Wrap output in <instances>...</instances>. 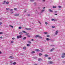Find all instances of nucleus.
Here are the masks:
<instances>
[{"mask_svg":"<svg viewBox=\"0 0 65 65\" xmlns=\"http://www.w3.org/2000/svg\"><path fill=\"white\" fill-rule=\"evenodd\" d=\"M22 36L21 35H20L19 36H17V38L19 39V38H22Z\"/></svg>","mask_w":65,"mask_h":65,"instance_id":"obj_1","label":"nucleus"},{"mask_svg":"<svg viewBox=\"0 0 65 65\" xmlns=\"http://www.w3.org/2000/svg\"><path fill=\"white\" fill-rule=\"evenodd\" d=\"M48 64H51L54 63V62L52 61H48Z\"/></svg>","mask_w":65,"mask_h":65,"instance_id":"obj_2","label":"nucleus"},{"mask_svg":"<svg viewBox=\"0 0 65 65\" xmlns=\"http://www.w3.org/2000/svg\"><path fill=\"white\" fill-rule=\"evenodd\" d=\"M25 29L26 30H31V29L30 28H25Z\"/></svg>","mask_w":65,"mask_h":65,"instance_id":"obj_3","label":"nucleus"},{"mask_svg":"<svg viewBox=\"0 0 65 65\" xmlns=\"http://www.w3.org/2000/svg\"><path fill=\"white\" fill-rule=\"evenodd\" d=\"M14 16H15V17H17L18 16H19V14H14Z\"/></svg>","mask_w":65,"mask_h":65,"instance_id":"obj_4","label":"nucleus"},{"mask_svg":"<svg viewBox=\"0 0 65 65\" xmlns=\"http://www.w3.org/2000/svg\"><path fill=\"white\" fill-rule=\"evenodd\" d=\"M59 32V31L58 30H57L55 33V35H57V34H58V33Z\"/></svg>","mask_w":65,"mask_h":65,"instance_id":"obj_5","label":"nucleus"},{"mask_svg":"<svg viewBox=\"0 0 65 65\" xmlns=\"http://www.w3.org/2000/svg\"><path fill=\"white\" fill-rule=\"evenodd\" d=\"M35 51L36 52H39L40 50L39 49H36L35 50Z\"/></svg>","mask_w":65,"mask_h":65,"instance_id":"obj_6","label":"nucleus"},{"mask_svg":"<svg viewBox=\"0 0 65 65\" xmlns=\"http://www.w3.org/2000/svg\"><path fill=\"white\" fill-rule=\"evenodd\" d=\"M42 59L41 58H39L38 59V60L39 61H42Z\"/></svg>","mask_w":65,"mask_h":65,"instance_id":"obj_7","label":"nucleus"},{"mask_svg":"<svg viewBox=\"0 0 65 65\" xmlns=\"http://www.w3.org/2000/svg\"><path fill=\"white\" fill-rule=\"evenodd\" d=\"M39 36V35H37L35 36V37L36 38H37V37H38Z\"/></svg>","mask_w":65,"mask_h":65,"instance_id":"obj_8","label":"nucleus"},{"mask_svg":"<svg viewBox=\"0 0 65 65\" xmlns=\"http://www.w3.org/2000/svg\"><path fill=\"white\" fill-rule=\"evenodd\" d=\"M49 11H50V12H53V11L51 10V9H49Z\"/></svg>","mask_w":65,"mask_h":65,"instance_id":"obj_9","label":"nucleus"},{"mask_svg":"<svg viewBox=\"0 0 65 65\" xmlns=\"http://www.w3.org/2000/svg\"><path fill=\"white\" fill-rule=\"evenodd\" d=\"M55 50V48H52L51 50L50 51L53 52Z\"/></svg>","mask_w":65,"mask_h":65,"instance_id":"obj_10","label":"nucleus"},{"mask_svg":"<svg viewBox=\"0 0 65 65\" xmlns=\"http://www.w3.org/2000/svg\"><path fill=\"white\" fill-rule=\"evenodd\" d=\"M26 38H27V37H25L24 38H23V40H25V39H26Z\"/></svg>","mask_w":65,"mask_h":65,"instance_id":"obj_11","label":"nucleus"},{"mask_svg":"<svg viewBox=\"0 0 65 65\" xmlns=\"http://www.w3.org/2000/svg\"><path fill=\"white\" fill-rule=\"evenodd\" d=\"M9 58H10L11 59H13V58H14L12 57V56H10L9 57Z\"/></svg>","mask_w":65,"mask_h":65,"instance_id":"obj_12","label":"nucleus"},{"mask_svg":"<svg viewBox=\"0 0 65 65\" xmlns=\"http://www.w3.org/2000/svg\"><path fill=\"white\" fill-rule=\"evenodd\" d=\"M44 56H45V57H48V55L47 54H46Z\"/></svg>","mask_w":65,"mask_h":65,"instance_id":"obj_13","label":"nucleus"},{"mask_svg":"<svg viewBox=\"0 0 65 65\" xmlns=\"http://www.w3.org/2000/svg\"><path fill=\"white\" fill-rule=\"evenodd\" d=\"M44 10H42L41 11V13H42L43 12H44Z\"/></svg>","mask_w":65,"mask_h":65,"instance_id":"obj_14","label":"nucleus"},{"mask_svg":"<svg viewBox=\"0 0 65 65\" xmlns=\"http://www.w3.org/2000/svg\"><path fill=\"white\" fill-rule=\"evenodd\" d=\"M19 34L20 35H23V33L21 32H20L19 33Z\"/></svg>","mask_w":65,"mask_h":65,"instance_id":"obj_15","label":"nucleus"},{"mask_svg":"<svg viewBox=\"0 0 65 65\" xmlns=\"http://www.w3.org/2000/svg\"><path fill=\"white\" fill-rule=\"evenodd\" d=\"M5 2H6V1H5L3 3V4H5Z\"/></svg>","mask_w":65,"mask_h":65,"instance_id":"obj_16","label":"nucleus"},{"mask_svg":"<svg viewBox=\"0 0 65 65\" xmlns=\"http://www.w3.org/2000/svg\"><path fill=\"white\" fill-rule=\"evenodd\" d=\"M9 2H6V4H9Z\"/></svg>","mask_w":65,"mask_h":65,"instance_id":"obj_17","label":"nucleus"},{"mask_svg":"<svg viewBox=\"0 0 65 65\" xmlns=\"http://www.w3.org/2000/svg\"><path fill=\"white\" fill-rule=\"evenodd\" d=\"M6 10H9L10 9L9 8H6Z\"/></svg>","mask_w":65,"mask_h":65,"instance_id":"obj_18","label":"nucleus"},{"mask_svg":"<svg viewBox=\"0 0 65 65\" xmlns=\"http://www.w3.org/2000/svg\"><path fill=\"white\" fill-rule=\"evenodd\" d=\"M22 32H23V33H27V32L25 31H22Z\"/></svg>","mask_w":65,"mask_h":65,"instance_id":"obj_19","label":"nucleus"},{"mask_svg":"<svg viewBox=\"0 0 65 65\" xmlns=\"http://www.w3.org/2000/svg\"><path fill=\"white\" fill-rule=\"evenodd\" d=\"M26 47L25 46H24L23 47V49L25 50H26Z\"/></svg>","mask_w":65,"mask_h":65,"instance_id":"obj_20","label":"nucleus"},{"mask_svg":"<svg viewBox=\"0 0 65 65\" xmlns=\"http://www.w3.org/2000/svg\"><path fill=\"white\" fill-rule=\"evenodd\" d=\"M39 38H40V39H41L42 38V37H41V36H39Z\"/></svg>","mask_w":65,"mask_h":65,"instance_id":"obj_21","label":"nucleus"},{"mask_svg":"<svg viewBox=\"0 0 65 65\" xmlns=\"http://www.w3.org/2000/svg\"><path fill=\"white\" fill-rule=\"evenodd\" d=\"M43 33L44 34H47V32H44Z\"/></svg>","mask_w":65,"mask_h":65,"instance_id":"obj_22","label":"nucleus"},{"mask_svg":"<svg viewBox=\"0 0 65 65\" xmlns=\"http://www.w3.org/2000/svg\"><path fill=\"white\" fill-rule=\"evenodd\" d=\"M53 8H56V6H53Z\"/></svg>","mask_w":65,"mask_h":65,"instance_id":"obj_23","label":"nucleus"},{"mask_svg":"<svg viewBox=\"0 0 65 65\" xmlns=\"http://www.w3.org/2000/svg\"><path fill=\"white\" fill-rule=\"evenodd\" d=\"M9 26L10 27H11V28H13V26H12L11 25H10Z\"/></svg>","mask_w":65,"mask_h":65,"instance_id":"obj_24","label":"nucleus"},{"mask_svg":"<svg viewBox=\"0 0 65 65\" xmlns=\"http://www.w3.org/2000/svg\"><path fill=\"white\" fill-rule=\"evenodd\" d=\"M52 21H56V20H55L54 19H52Z\"/></svg>","mask_w":65,"mask_h":65,"instance_id":"obj_25","label":"nucleus"},{"mask_svg":"<svg viewBox=\"0 0 65 65\" xmlns=\"http://www.w3.org/2000/svg\"><path fill=\"white\" fill-rule=\"evenodd\" d=\"M28 43H29V44H31V42L30 41H28Z\"/></svg>","mask_w":65,"mask_h":65,"instance_id":"obj_26","label":"nucleus"},{"mask_svg":"<svg viewBox=\"0 0 65 65\" xmlns=\"http://www.w3.org/2000/svg\"><path fill=\"white\" fill-rule=\"evenodd\" d=\"M27 46H30V44H27Z\"/></svg>","mask_w":65,"mask_h":65,"instance_id":"obj_27","label":"nucleus"},{"mask_svg":"<svg viewBox=\"0 0 65 65\" xmlns=\"http://www.w3.org/2000/svg\"><path fill=\"white\" fill-rule=\"evenodd\" d=\"M22 27L21 26H20L19 27V29H22Z\"/></svg>","mask_w":65,"mask_h":65,"instance_id":"obj_28","label":"nucleus"},{"mask_svg":"<svg viewBox=\"0 0 65 65\" xmlns=\"http://www.w3.org/2000/svg\"><path fill=\"white\" fill-rule=\"evenodd\" d=\"M48 60H50L51 59H52V58L51 57H49L48 58Z\"/></svg>","mask_w":65,"mask_h":65,"instance_id":"obj_29","label":"nucleus"},{"mask_svg":"<svg viewBox=\"0 0 65 65\" xmlns=\"http://www.w3.org/2000/svg\"><path fill=\"white\" fill-rule=\"evenodd\" d=\"M52 28H55V26H52Z\"/></svg>","mask_w":65,"mask_h":65,"instance_id":"obj_30","label":"nucleus"},{"mask_svg":"<svg viewBox=\"0 0 65 65\" xmlns=\"http://www.w3.org/2000/svg\"><path fill=\"white\" fill-rule=\"evenodd\" d=\"M13 65H15V64H16V62H14L13 63Z\"/></svg>","mask_w":65,"mask_h":65,"instance_id":"obj_31","label":"nucleus"},{"mask_svg":"<svg viewBox=\"0 0 65 65\" xmlns=\"http://www.w3.org/2000/svg\"><path fill=\"white\" fill-rule=\"evenodd\" d=\"M46 40L47 41H48L49 40V39L48 38H46Z\"/></svg>","mask_w":65,"mask_h":65,"instance_id":"obj_32","label":"nucleus"},{"mask_svg":"<svg viewBox=\"0 0 65 65\" xmlns=\"http://www.w3.org/2000/svg\"><path fill=\"white\" fill-rule=\"evenodd\" d=\"M29 34L28 33H27V34H26V35L27 36H28V34Z\"/></svg>","mask_w":65,"mask_h":65,"instance_id":"obj_33","label":"nucleus"},{"mask_svg":"<svg viewBox=\"0 0 65 65\" xmlns=\"http://www.w3.org/2000/svg\"><path fill=\"white\" fill-rule=\"evenodd\" d=\"M62 58H64L65 57V56L63 55H62L61 56Z\"/></svg>","mask_w":65,"mask_h":65,"instance_id":"obj_34","label":"nucleus"},{"mask_svg":"<svg viewBox=\"0 0 65 65\" xmlns=\"http://www.w3.org/2000/svg\"><path fill=\"white\" fill-rule=\"evenodd\" d=\"M39 56H41V55H42V54H41V53H39Z\"/></svg>","mask_w":65,"mask_h":65,"instance_id":"obj_35","label":"nucleus"},{"mask_svg":"<svg viewBox=\"0 0 65 65\" xmlns=\"http://www.w3.org/2000/svg\"><path fill=\"white\" fill-rule=\"evenodd\" d=\"M13 42H14L13 41H11V43H13Z\"/></svg>","mask_w":65,"mask_h":65,"instance_id":"obj_36","label":"nucleus"},{"mask_svg":"<svg viewBox=\"0 0 65 65\" xmlns=\"http://www.w3.org/2000/svg\"><path fill=\"white\" fill-rule=\"evenodd\" d=\"M45 24H46V25H47V24H48L47 23V22H45Z\"/></svg>","mask_w":65,"mask_h":65,"instance_id":"obj_37","label":"nucleus"},{"mask_svg":"<svg viewBox=\"0 0 65 65\" xmlns=\"http://www.w3.org/2000/svg\"><path fill=\"white\" fill-rule=\"evenodd\" d=\"M14 9L15 10H17V8H14Z\"/></svg>","mask_w":65,"mask_h":65,"instance_id":"obj_38","label":"nucleus"},{"mask_svg":"<svg viewBox=\"0 0 65 65\" xmlns=\"http://www.w3.org/2000/svg\"><path fill=\"white\" fill-rule=\"evenodd\" d=\"M47 37H50V35H48L47 36Z\"/></svg>","mask_w":65,"mask_h":65,"instance_id":"obj_39","label":"nucleus"},{"mask_svg":"<svg viewBox=\"0 0 65 65\" xmlns=\"http://www.w3.org/2000/svg\"><path fill=\"white\" fill-rule=\"evenodd\" d=\"M58 7H59V8H62V7H61V6H58Z\"/></svg>","mask_w":65,"mask_h":65,"instance_id":"obj_40","label":"nucleus"},{"mask_svg":"<svg viewBox=\"0 0 65 65\" xmlns=\"http://www.w3.org/2000/svg\"><path fill=\"white\" fill-rule=\"evenodd\" d=\"M43 49H41V52H43Z\"/></svg>","mask_w":65,"mask_h":65,"instance_id":"obj_41","label":"nucleus"},{"mask_svg":"<svg viewBox=\"0 0 65 65\" xmlns=\"http://www.w3.org/2000/svg\"><path fill=\"white\" fill-rule=\"evenodd\" d=\"M32 53H35V51H32V52H31Z\"/></svg>","mask_w":65,"mask_h":65,"instance_id":"obj_42","label":"nucleus"},{"mask_svg":"<svg viewBox=\"0 0 65 65\" xmlns=\"http://www.w3.org/2000/svg\"><path fill=\"white\" fill-rule=\"evenodd\" d=\"M62 55H64V56H65V53H63L62 54Z\"/></svg>","mask_w":65,"mask_h":65,"instance_id":"obj_43","label":"nucleus"},{"mask_svg":"<svg viewBox=\"0 0 65 65\" xmlns=\"http://www.w3.org/2000/svg\"><path fill=\"white\" fill-rule=\"evenodd\" d=\"M30 1H31V2H33V1H34V0H31Z\"/></svg>","mask_w":65,"mask_h":65,"instance_id":"obj_44","label":"nucleus"},{"mask_svg":"<svg viewBox=\"0 0 65 65\" xmlns=\"http://www.w3.org/2000/svg\"><path fill=\"white\" fill-rule=\"evenodd\" d=\"M3 34V32H0V34Z\"/></svg>","mask_w":65,"mask_h":65,"instance_id":"obj_45","label":"nucleus"},{"mask_svg":"<svg viewBox=\"0 0 65 65\" xmlns=\"http://www.w3.org/2000/svg\"><path fill=\"white\" fill-rule=\"evenodd\" d=\"M10 63H11V64H12V61H10Z\"/></svg>","mask_w":65,"mask_h":65,"instance_id":"obj_46","label":"nucleus"},{"mask_svg":"<svg viewBox=\"0 0 65 65\" xmlns=\"http://www.w3.org/2000/svg\"><path fill=\"white\" fill-rule=\"evenodd\" d=\"M27 36H28V37H30V36L28 35Z\"/></svg>","mask_w":65,"mask_h":65,"instance_id":"obj_47","label":"nucleus"},{"mask_svg":"<svg viewBox=\"0 0 65 65\" xmlns=\"http://www.w3.org/2000/svg\"><path fill=\"white\" fill-rule=\"evenodd\" d=\"M2 22H0V25H2Z\"/></svg>","mask_w":65,"mask_h":65,"instance_id":"obj_48","label":"nucleus"},{"mask_svg":"<svg viewBox=\"0 0 65 65\" xmlns=\"http://www.w3.org/2000/svg\"><path fill=\"white\" fill-rule=\"evenodd\" d=\"M13 10V9H10V11H12Z\"/></svg>","mask_w":65,"mask_h":65,"instance_id":"obj_49","label":"nucleus"},{"mask_svg":"<svg viewBox=\"0 0 65 65\" xmlns=\"http://www.w3.org/2000/svg\"><path fill=\"white\" fill-rule=\"evenodd\" d=\"M15 38H12V39L13 40H14V39Z\"/></svg>","mask_w":65,"mask_h":65,"instance_id":"obj_50","label":"nucleus"},{"mask_svg":"<svg viewBox=\"0 0 65 65\" xmlns=\"http://www.w3.org/2000/svg\"><path fill=\"white\" fill-rule=\"evenodd\" d=\"M31 41H34V39H31Z\"/></svg>","mask_w":65,"mask_h":65,"instance_id":"obj_51","label":"nucleus"},{"mask_svg":"<svg viewBox=\"0 0 65 65\" xmlns=\"http://www.w3.org/2000/svg\"><path fill=\"white\" fill-rule=\"evenodd\" d=\"M57 11H54V12H55V13H56V12H57Z\"/></svg>","mask_w":65,"mask_h":65,"instance_id":"obj_52","label":"nucleus"},{"mask_svg":"<svg viewBox=\"0 0 65 65\" xmlns=\"http://www.w3.org/2000/svg\"><path fill=\"white\" fill-rule=\"evenodd\" d=\"M2 18H0V20H2Z\"/></svg>","mask_w":65,"mask_h":65,"instance_id":"obj_53","label":"nucleus"},{"mask_svg":"<svg viewBox=\"0 0 65 65\" xmlns=\"http://www.w3.org/2000/svg\"><path fill=\"white\" fill-rule=\"evenodd\" d=\"M0 38H2V37H0Z\"/></svg>","mask_w":65,"mask_h":65,"instance_id":"obj_54","label":"nucleus"},{"mask_svg":"<svg viewBox=\"0 0 65 65\" xmlns=\"http://www.w3.org/2000/svg\"><path fill=\"white\" fill-rule=\"evenodd\" d=\"M54 15H57V14H54Z\"/></svg>","mask_w":65,"mask_h":65,"instance_id":"obj_55","label":"nucleus"},{"mask_svg":"<svg viewBox=\"0 0 65 65\" xmlns=\"http://www.w3.org/2000/svg\"><path fill=\"white\" fill-rule=\"evenodd\" d=\"M62 62L63 63H65V61H62Z\"/></svg>","mask_w":65,"mask_h":65,"instance_id":"obj_56","label":"nucleus"},{"mask_svg":"<svg viewBox=\"0 0 65 65\" xmlns=\"http://www.w3.org/2000/svg\"><path fill=\"white\" fill-rule=\"evenodd\" d=\"M2 53V52H0V54H1Z\"/></svg>","mask_w":65,"mask_h":65,"instance_id":"obj_57","label":"nucleus"},{"mask_svg":"<svg viewBox=\"0 0 65 65\" xmlns=\"http://www.w3.org/2000/svg\"><path fill=\"white\" fill-rule=\"evenodd\" d=\"M45 8V7H44L43 8V9H44Z\"/></svg>","mask_w":65,"mask_h":65,"instance_id":"obj_58","label":"nucleus"},{"mask_svg":"<svg viewBox=\"0 0 65 65\" xmlns=\"http://www.w3.org/2000/svg\"><path fill=\"white\" fill-rule=\"evenodd\" d=\"M30 14H28V16H30Z\"/></svg>","mask_w":65,"mask_h":65,"instance_id":"obj_59","label":"nucleus"},{"mask_svg":"<svg viewBox=\"0 0 65 65\" xmlns=\"http://www.w3.org/2000/svg\"><path fill=\"white\" fill-rule=\"evenodd\" d=\"M24 11V12H26V11Z\"/></svg>","mask_w":65,"mask_h":65,"instance_id":"obj_60","label":"nucleus"},{"mask_svg":"<svg viewBox=\"0 0 65 65\" xmlns=\"http://www.w3.org/2000/svg\"><path fill=\"white\" fill-rule=\"evenodd\" d=\"M13 12H11V13H13Z\"/></svg>","mask_w":65,"mask_h":65,"instance_id":"obj_61","label":"nucleus"},{"mask_svg":"<svg viewBox=\"0 0 65 65\" xmlns=\"http://www.w3.org/2000/svg\"><path fill=\"white\" fill-rule=\"evenodd\" d=\"M39 23H40V22H39Z\"/></svg>","mask_w":65,"mask_h":65,"instance_id":"obj_62","label":"nucleus"},{"mask_svg":"<svg viewBox=\"0 0 65 65\" xmlns=\"http://www.w3.org/2000/svg\"><path fill=\"white\" fill-rule=\"evenodd\" d=\"M43 1H44V2L45 1V0H43Z\"/></svg>","mask_w":65,"mask_h":65,"instance_id":"obj_63","label":"nucleus"},{"mask_svg":"<svg viewBox=\"0 0 65 65\" xmlns=\"http://www.w3.org/2000/svg\"><path fill=\"white\" fill-rule=\"evenodd\" d=\"M34 65H37V64H34Z\"/></svg>","mask_w":65,"mask_h":65,"instance_id":"obj_64","label":"nucleus"}]
</instances>
